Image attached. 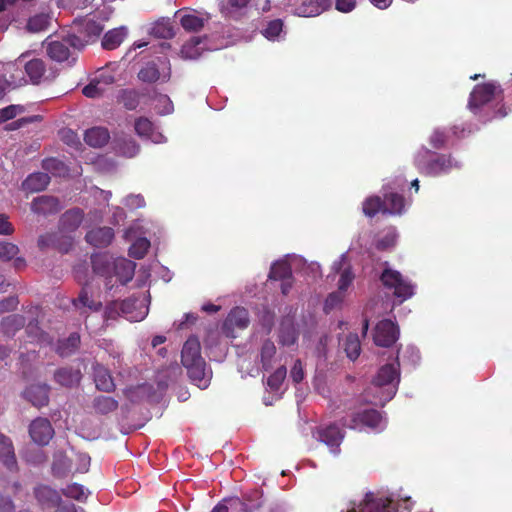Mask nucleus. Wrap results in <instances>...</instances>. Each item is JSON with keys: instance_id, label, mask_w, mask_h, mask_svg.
<instances>
[{"instance_id": "35", "label": "nucleus", "mask_w": 512, "mask_h": 512, "mask_svg": "<svg viewBox=\"0 0 512 512\" xmlns=\"http://www.w3.org/2000/svg\"><path fill=\"white\" fill-rule=\"evenodd\" d=\"M59 201L55 197L41 196L32 203L33 210L37 213H52L58 210Z\"/></svg>"}, {"instance_id": "7", "label": "nucleus", "mask_w": 512, "mask_h": 512, "mask_svg": "<svg viewBox=\"0 0 512 512\" xmlns=\"http://www.w3.org/2000/svg\"><path fill=\"white\" fill-rule=\"evenodd\" d=\"M348 512H399V503L387 497H375L370 493L358 510L352 508Z\"/></svg>"}, {"instance_id": "27", "label": "nucleus", "mask_w": 512, "mask_h": 512, "mask_svg": "<svg viewBox=\"0 0 512 512\" xmlns=\"http://www.w3.org/2000/svg\"><path fill=\"white\" fill-rule=\"evenodd\" d=\"M50 183V176L47 173L37 172L29 175L23 181V189L35 193L44 190Z\"/></svg>"}, {"instance_id": "38", "label": "nucleus", "mask_w": 512, "mask_h": 512, "mask_svg": "<svg viewBox=\"0 0 512 512\" xmlns=\"http://www.w3.org/2000/svg\"><path fill=\"white\" fill-rule=\"evenodd\" d=\"M209 18V15L203 18L195 14H185L181 17L180 23L184 30L188 32H198L204 27L205 21Z\"/></svg>"}, {"instance_id": "48", "label": "nucleus", "mask_w": 512, "mask_h": 512, "mask_svg": "<svg viewBox=\"0 0 512 512\" xmlns=\"http://www.w3.org/2000/svg\"><path fill=\"white\" fill-rule=\"evenodd\" d=\"M287 370L285 366L279 367L273 374L267 379V386L271 391H278L286 377Z\"/></svg>"}, {"instance_id": "39", "label": "nucleus", "mask_w": 512, "mask_h": 512, "mask_svg": "<svg viewBox=\"0 0 512 512\" xmlns=\"http://www.w3.org/2000/svg\"><path fill=\"white\" fill-rule=\"evenodd\" d=\"M292 277L291 267L286 260H279L272 264L269 278L274 280H285Z\"/></svg>"}, {"instance_id": "5", "label": "nucleus", "mask_w": 512, "mask_h": 512, "mask_svg": "<svg viewBox=\"0 0 512 512\" xmlns=\"http://www.w3.org/2000/svg\"><path fill=\"white\" fill-rule=\"evenodd\" d=\"M344 425L350 429L362 430L364 427L383 430L385 421L380 412L375 409H366L351 415V418L344 422Z\"/></svg>"}, {"instance_id": "51", "label": "nucleus", "mask_w": 512, "mask_h": 512, "mask_svg": "<svg viewBox=\"0 0 512 512\" xmlns=\"http://www.w3.org/2000/svg\"><path fill=\"white\" fill-rule=\"evenodd\" d=\"M61 491L64 496L73 498L78 501H81L83 498H85L83 486L77 483L70 484L66 488H63Z\"/></svg>"}, {"instance_id": "15", "label": "nucleus", "mask_w": 512, "mask_h": 512, "mask_svg": "<svg viewBox=\"0 0 512 512\" xmlns=\"http://www.w3.org/2000/svg\"><path fill=\"white\" fill-rule=\"evenodd\" d=\"M49 390L47 384L31 385L25 389L23 395L33 406L41 408L49 403Z\"/></svg>"}, {"instance_id": "12", "label": "nucleus", "mask_w": 512, "mask_h": 512, "mask_svg": "<svg viewBox=\"0 0 512 512\" xmlns=\"http://www.w3.org/2000/svg\"><path fill=\"white\" fill-rule=\"evenodd\" d=\"M316 437L329 446L332 453L338 454L340 452L339 446L344 438V433L337 425L331 424L319 428Z\"/></svg>"}, {"instance_id": "25", "label": "nucleus", "mask_w": 512, "mask_h": 512, "mask_svg": "<svg viewBox=\"0 0 512 512\" xmlns=\"http://www.w3.org/2000/svg\"><path fill=\"white\" fill-rule=\"evenodd\" d=\"M34 496L42 506L51 507L59 504L61 497L59 493L47 485H38L34 488Z\"/></svg>"}, {"instance_id": "19", "label": "nucleus", "mask_w": 512, "mask_h": 512, "mask_svg": "<svg viewBox=\"0 0 512 512\" xmlns=\"http://www.w3.org/2000/svg\"><path fill=\"white\" fill-rule=\"evenodd\" d=\"M0 461L8 470H17V461L12 441L3 434H0Z\"/></svg>"}, {"instance_id": "50", "label": "nucleus", "mask_w": 512, "mask_h": 512, "mask_svg": "<svg viewBox=\"0 0 512 512\" xmlns=\"http://www.w3.org/2000/svg\"><path fill=\"white\" fill-rule=\"evenodd\" d=\"M19 252L17 245L10 242H0V259L3 261H10Z\"/></svg>"}, {"instance_id": "26", "label": "nucleus", "mask_w": 512, "mask_h": 512, "mask_svg": "<svg viewBox=\"0 0 512 512\" xmlns=\"http://www.w3.org/2000/svg\"><path fill=\"white\" fill-rule=\"evenodd\" d=\"M134 129L136 134L144 139L158 142L161 134L155 131L154 124L146 117H139L135 120Z\"/></svg>"}, {"instance_id": "54", "label": "nucleus", "mask_w": 512, "mask_h": 512, "mask_svg": "<svg viewBox=\"0 0 512 512\" xmlns=\"http://www.w3.org/2000/svg\"><path fill=\"white\" fill-rule=\"evenodd\" d=\"M344 298V293L341 291L332 292L328 295L325 300L324 310L326 313H329L331 310L338 307Z\"/></svg>"}, {"instance_id": "29", "label": "nucleus", "mask_w": 512, "mask_h": 512, "mask_svg": "<svg viewBox=\"0 0 512 512\" xmlns=\"http://www.w3.org/2000/svg\"><path fill=\"white\" fill-rule=\"evenodd\" d=\"M384 206V214L400 215L405 208V199L397 193H387L382 200Z\"/></svg>"}, {"instance_id": "61", "label": "nucleus", "mask_w": 512, "mask_h": 512, "mask_svg": "<svg viewBox=\"0 0 512 512\" xmlns=\"http://www.w3.org/2000/svg\"><path fill=\"white\" fill-rule=\"evenodd\" d=\"M356 0H336L335 8L341 13H349L356 7Z\"/></svg>"}, {"instance_id": "2", "label": "nucleus", "mask_w": 512, "mask_h": 512, "mask_svg": "<svg viewBox=\"0 0 512 512\" xmlns=\"http://www.w3.org/2000/svg\"><path fill=\"white\" fill-rule=\"evenodd\" d=\"M400 381L399 362L396 359L393 363L382 366L373 380V388L377 390V397L369 401L375 405H385L396 394Z\"/></svg>"}, {"instance_id": "45", "label": "nucleus", "mask_w": 512, "mask_h": 512, "mask_svg": "<svg viewBox=\"0 0 512 512\" xmlns=\"http://www.w3.org/2000/svg\"><path fill=\"white\" fill-rule=\"evenodd\" d=\"M250 0H229V7H226V16L239 19L245 15Z\"/></svg>"}, {"instance_id": "60", "label": "nucleus", "mask_w": 512, "mask_h": 512, "mask_svg": "<svg viewBox=\"0 0 512 512\" xmlns=\"http://www.w3.org/2000/svg\"><path fill=\"white\" fill-rule=\"evenodd\" d=\"M290 376L295 383H300L304 379L302 362L297 359L291 368Z\"/></svg>"}, {"instance_id": "40", "label": "nucleus", "mask_w": 512, "mask_h": 512, "mask_svg": "<svg viewBox=\"0 0 512 512\" xmlns=\"http://www.w3.org/2000/svg\"><path fill=\"white\" fill-rule=\"evenodd\" d=\"M51 17L46 13L36 14L28 19L27 30L33 33L44 31L50 25Z\"/></svg>"}, {"instance_id": "43", "label": "nucleus", "mask_w": 512, "mask_h": 512, "mask_svg": "<svg viewBox=\"0 0 512 512\" xmlns=\"http://www.w3.org/2000/svg\"><path fill=\"white\" fill-rule=\"evenodd\" d=\"M138 78L146 83H154L159 80L160 72L154 62H148L138 73Z\"/></svg>"}, {"instance_id": "41", "label": "nucleus", "mask_w": 512, "mask_h": 512, "mask_svg": "<svg viewBox=\"0 0 512 512\" xmlns=\"http://www.w3.org/2000/svg\"><path fill=\"white\" fill-rule=\"evenodd\" d=\"M283 26L284 24L281 19L271 20L261 32L270 41L279 40L283 33Z\"/></svg>"}, {"instance_id": "20", "label": "nucleus", "mask_w": 512, "mask_h": 512, "mask_svg": "<svg viewBox=\"0 0 512 512\" xmlns=\"http://www.w3.org/2000/svg\"><path fill=\"white\" fill-rule=\"evenodd\" d=\"M25 72L32 84L38 85L42 81L49 79L46 75V65L44 60L34 58L25 64Z\"/></svg>"}, {"instance_id": "31", "label": "nucleus", "mask_w": 512, "mask_h": 512, "mask_svg": "<svg viewBox=\"0 0 512 512\" xmlns=\"http://www.w3.org/2000/svg\"><path fill=\"white\" fill-rule=\"evenodd\" d=\"M127 36L125 27H118L105 33L102 39V47L106 50H114L118 48Z\"/></svg>"}, {"instance_id": "46", "label": "nucleus", "mask_w": 512, "mask_h": 512, "mask_svg": "<svg viewBox=\"0 0 512 512\" xmlns=\"http://www.w3.org/2000/svg\"><path fill=\"white\" fill-rule=\"evenodd\" d=\"M150 248V241L146 238H138L129 248L128 254L134 259H142Z\"/></svg>"}, {"instance_id": "22", "label": "nucleus", "mask_w": 512, "mask_h": 512, "mask_svg": "<svg viewBox=\"0 0 512 512\" xmlns=\"http://www.w3.org/2000/svg\"><path fill=\"white\" fill-rule=\"evenodd\" d=\"M83 218L84 212L80 208L69 209L60 217L59 226L63 231L73 232L81 225Z\"/></svg>"}, {"instance_id": "9", "label": "nucleus", "mask_w": 512, "mask_h": 512, "mask_svg": "<svg viewBox=\"0 0 512 512\" xmlns=\"http://www.w3.org/2000/svg\"><path fill=\"white\" fill-rule=\"evenodd\" d=\"M399 330L394 322L385 319L380 321L374 332V342L378 346L390 347L398 339Z\"/></svg>"}, {"instance_id": "34", "label": "nucleus", "mask_w": 512, "mask_h": 512, "mask_svg": "<svg viewBox=\"0 0 512 512\" xmlns=\"http://www.w3.org/2000/svg\"><path fill=\"white\" fill-rule=\"evenodd\" d=\"M141 93L135 89H122L117 95V102L127 110H135L140 104Z\"/></svg>"}, {"instance_id": "33", "label": "nucleus", "mask_w": 512, "mask_h": 512, "mask_svg": "<svg viewBox=\"0 0 512 512\" xmlns=\"http://www.w3.org/2000/svg\"><path fill=\"white\" fill-rule=\"evenodd\" d=\"M118 401L110 396L99 395L93 399L92 407L96 413L109 414L118 409Z\"/></svg>"}, {"instance_id": "11", "label": "nucleus", "mask_w": 512, "mask_h": 512, "mask_svg": "<svg viewBox=\"0 0 512 512\" xmlns=\"http://www.w3.org/2000/svg\"><path fill=\"white\" fill-rule=\"evenodd\" d=\"M77 42H79V39L74 35L63 39L62 41H50L46 45L47 55L56 62L66 61L70 56L69 46L75 47Z\"/></svg>"}, {"instance_id": "28", "label": "nucleus", "mask_w": 512, "mask_h": 512, "mask_svg": "<svg viewBox=\"0 0 512 512\" xmlns=\"http://www.w3.org/2000/svg\"><path fill=\"white\" fill-rule=\"evenodd\" d=\"M339 345L350 360L354 361L359 357L361 344L356 333H349L344 338H340Z\"/></svg>"}, {"instance_id": "62", "label": "nucleus", "mask_w": 512, "mask_h": 512, "mask_svg": "<svg viewBox=\"0 0 512 512\" xmlns=\"http://www.w3.org/2000/svg\"><path fill=\"white\" fill-rule=\"evenodd\" d=\"M18 112V106L10 105L3 109H0V122H6L16 117Z\"/></svg>"}, {"instance_id": "4", "label": "nucleus", "mask_w": 512, "mask_h": 512, "mask_svg": "<svg viewBox=\"0 0 512 512\" xmlns=\"http://www.w3.org/2000/svg\"><path fill=\"white\" fill-rule=\"evenodd\" d=\"M380 279L386 288L394 290V295L401 298V301L414 294V286L396 270L385 269Z\"/></svg>"}, {"instance_id": "23", "label": "nucleus", "mask_w": 512, "mask_h": 512, "mask_svg": "<svg viewBox=\"0 0 512 512\" xmlns=\"http://www.w3.org/2000/svg\"><path fill=\"white\" fill-rule=\"evenodd\" d=\"M94 381L96 388L104 392H112L115 390V383L110 371L103 365L97 364L93 369Z\"/></svg>"}, {"instance_id": "56", "label": "nucleus", "mask_w": 512, "mask_h": 512, "mask_svg": "<svg viewBox=\"0 0 512 512\" xmlns=\"http://www.w3.org/2000/svg\"><path fill=\"white\" fill-rule=\"evenodd\" d=\"M103 91L104 90L100 87V82L98 80L91 81L82 89L83 95L88 98H98L102 96Z\"/></svg>"}, {"instance_id": "8", "label": "nucleus", "mask_w": 512, "mask_h": 512, "mask_svg": "<svg viewBox=\"0 0 512 512\" xmlns=\"http://www.w3.org/2000/svg\"><path fill=\"white\" fill-rule=\"evenodd\" d=\"M29 435L34 443L45 446L54 436V429L47 418L38 417L29 426Z\"/></svg>"}, {"instance_id": "53", "label": "nucleus", "mask_w": 512, "mask_h": 512, "mask_svg": "<svg viewBox=\"0 0 512 512\" xmlns=\"http://www.w3.org/2000/svg\"><path fill=\"white\" fill-rule=\"evenodd\" d=\"M42 167L44 170L54 175H60L65 168L64 163L56 158H48L43 160Z\"/></svg>"}, {"instance_id": "14", "label": "nucleus", "mask_w": 512, "mask_h": 512, "mask_svg": "<svg viewBox=\"0 0 512 512\" xmlns=\"http://www.w3.org/2000/svg\"><path fill=\"white\" fill-rule=\"evenodd\" d=\"M333 0H306L295 8V15L300 17H315L328 10Z\"/></svg>"}, {"instance_id": "44", "label": "nucleus", "mask_w": 512, "mask_h": 512, "mask_svg": "<svg viewBox=\"0 0 512 512\" xmlns=\"http://www.w3.org/2000/svg\"><path fill=\"white\" fill-rule=\"evenodd\" d=\"M363 213L368 217L375 216L378 212L384 214V206L382 199L378 196L367 198L363 203Z\"/></svg>"}, {"instance_id": "21", "label": "nucleus", "mask_w": 512, "mask_h": 512, "mask_svg": "<svg viewBox=\"0 0 512 512\" xmlns=\"http://www.w3.org/2000/svg\"><path fill=\"white\" fill-rule=\"evenodd\" d=\"M82 374L79 369L62 367L55 371L54 380L59 385L71 388L79 384Z\"/></svg>"}, {"instance_id": "59", "label": "nucleus", "mask_w": 512, "mask_h": 512, "mask_svg": "<svg viewBox=\"0 0 512 512\" xmlns=\"http://www.w3.org/2000/svg\"><path fill=\"white\" fill-rule=\"evenodd\" d=\"M57 240V234L56 233H45L43 235H40L37 241L38 247L40 249H46L49 247H54Z\"/></svg>"}, {"instance_id": "10", "label": "nucleus", "mask_w": 512, "mask_h": 512, "mask_svg": "<svg viewBox=\"0 0 512 512\" xmlns=\"http://www.w3.org/2000/svg\"><path fill=\"white\" fill-rule=\"evenodd\" d=\"M498 88L499 87L494 83L476 85L470 94L468 108L471 111H475L487 104L494 98Z\"/></svg>"}, {"instance_id": "13", "label": "nucleus", "mask_w": 512, "mask_h": 512, "mask_svg": "<svg viewBox=\"0 0 512 512\" xmlns=\"http://www.w3.org/2000/svg\"><path fill=\"white\" fill-rule=\"evenodd\" d=\"M136 263L126 258H117L114 260L112 275L114 282L126 285L135 274Z\"/></svg>"}, {"instance_id": "3", "label": "nucleus", "mask_w": 512, "mask_h": 512, "mask_svg": "<svg viewBox=\"0 0 512 512\" xmlns=\"http://www.w3.org/2000/svg\"><path fill=\"white\" fill-rule=\"evenodd\" d=\"M415 165L420 173L428 176H438L447 173L452 167L451 157L438 155L428 149H423L415 158Z\"/></svg>"}, {"instance_id": "24", "label": "nucleus", "mask_w": 512, "mask_h": 512, "mask_svg": "<svg viewBox=\"0 0 512 512\" xmlns=\"http://www.w3.org/2000/svg\"><path fill=\"white\" fill-rule=\"evenodd\" d=\"M26 323V319L20 314H11L3 317L0 323V331L7 337H13L21 330Z\"/></svg>"}, {"instance_id": "55", "label": "nucleus", "mask_w": 512, "mask_h": 512, "mask_svg": "<svg viewBox=\"0 0 512 512\" xmlns=\"http://www.w3.org/2000/svg\"><path fill=\"white\" fill-rule=\"evenodd\" d=\"M120 149L125 156L131 158L139 153L140 146L134 139L129 138L122 142Z\"/></svg>"}, {"instance_id": "18", "label": "nucleus", "mask_w": 512, "mask_h": 512, "mask_svg": "<svg viewBox=\"0 0 512 512\" xmlns=\"http://www.w3.org/2000/svg\"><path fill=\"white\" fill-rule=\"evenodd\" d=\"M114 231L110 227H99L86 233L85 240L94 247L104 248L111 244Z\"/></svg>"}, {"instance_id": "30", "label": "nucleus", "mask_w": 512, "mask_h": 512, "mask_svg": "<svg viewBox=\"0 0 512 512\" xmlns=\"http://www.w3.org/2000/svg\"><path fill=\"white\" fill-rule=\"evenodd\" d=\"M110 138L109 132L103 127H93L86 130L84 141L91 147H102Z\"/></svg>"}, {"instance_id": "16", "label": "nucleus", "mask_w": 512, "mask_h": 512, "mask_svg": "<svg viewBox=\"0 0 512 512\" xmlns=\"http://www.w3.org/2000/svg\"><path fill=\"white\" fill-rule=\"evenodd\" d=\"M249 324L248 311L243 307L232 309L226 316V338L235 337L232 328L244 329Z\"/></svg>"}, {"instance_id": "37", "label": "nucleus", "mask_w": 512, "mask_h": 512, "mask_svg": "<svg viewBox=\"0 0 512 512\" xmlns=\"http://www.w3.org/2000/svg\"><path fill=\"white\" fill-rule=\"evenodd\" d=\"M202 43L199 37H192L190 40L185 42L180 50V55L183 59L193 60L198 58L201 55L202 47L200 44Z\"/></svg>"}, {"instance_id": "64", "label": "nucleus", "mask_w": 512, "mask_h": 512, "mask_svg": "<svg viewBox=\"0 0 512 512\" xmlns=\"http://www.w3.org/2000/svg\"><path fill=\"white\" fill-rule=\"evenodd\" d=\"M0 512H15V505L12 499L0 492Z\"/></svg>"}, {"instance_id": "58", "label": "nucleus", "mask_w": 512, "mask_h": 512, "mask_svg": "<svg viewBox=\"0 0 512 512\" xmlns=\"http://www.w3.org/2000/svg\"><path fill=\"white\" fill-rule=\"evenodd\" d=\"M19 300L17 296H9L0 301V314L11 312L17 309Z\"/></svg>"}, {"instance_id": "1", "label": "nucleus", "mask_w": 512, "mask_h": 512, "mask_svg": "<svg viewBox=\"0 0 512 512\" xmlns=\"http://www.w3.org/2000/svg\"><path fill=\"white\" fill-rule=\"evenodd\" d=\"M181 362L193 384L200 389L208 387L210 375L206 371V363L201 356V346L197 337L191 336L184 343Z\"/></svg>"}, {"instance_id": "49", "label": "nucleus", "mask_w": 512, "mask_h": 512, "mask_svg": "<svg viewBox=\"0 0 512 512\" xmlns=\"http://www.w3.org/2000/svg\"><path fill=\"white\" fill-rule=\"evenodd\" d=\"M73 303L75 306L81 305L83 307H88L93 311H99L102 307L101 302L90 299L88 292L85 288L81 290L78 298L74 300Z\"/></svg>"}, {"instance_id": "57", "label": "nucleus", "mask_w": 512, "mask_h": 512, "mask_svg": "<svg viewBox=\"0 0 512 512\" xmlns=\"http://www.w3.org/2000/svg\"><path fill=\"white\" fill-rule=\"evenodd\" d=\"M447 140V134L444 130L441 129H435L432 135L430 136V144L435 149L442 148Z\"/></svg>"}, {"instance_id": "36", "label": "nucleus", "mask_w": 512, "mask_h": 512, "mask_svg": "<svg viewBox=\"0 0 512 512\" xmlns=\"http://www.w3.org/2000/svg\"><path fill=\"white\" fill-rule=\"evenodd\" d=\"M136 303L137 299L135 298H127L120 303L113 302L106 307L105 313L108 318H114L117 314V309H119L122 314L128 315L135 308Z\"/></svg>"}, {"instance_id": "52", "label": "nucleus", "mask_w": 512, "mask_h": 512, "mask_svg": "<svg viewBox=\"0 0 512 512\" xmlns=\"http://www.w3.org/2000/svg\"><path fill=\"white\" fill-rule=\"evenodd\" d=\"M397 240V233L395 230H389L382 238L377 240L376 248L378 250H388L392 248Z\"/></svg>"}, {"instance_id": "17", "label": "nucleus", "mask_w": 512, "mask_h": 512, "mask_svg": "<svg viewBox=\"0 0 512 512\" xmlns=\"http://www.w3.org/2000/svg\"><path fill=\"white\" fill-rule=\"evenodd\" d=\"M347 264V254L343 253L337 261L333 263L332 269L335 273L340 274V279L338 281V290L341 292H345L347 288L352 284L354 280V274L352 273L350 266H346Z\"/></svg>"}, {"instance_id": "6", "label": "nucleus", "mask_w": 512, "mask_h": 512, "mask_svg": "<svg viewBox=\"0 0 512 512\" xmlns=\"http://www.w3.org/2000/svg\"><path fill=\"white\" fill-rule=\"evenodd\" d=\"M114 260L108 253H97L91 256L93 272L105 279L104 285L107 290L116 286L112 275Z\"/></svg>"}, {"instance_id": "63", "label": "nucleus", "mask_w": 512, "mask_h": 512, "mask_svg": "<svg viewBox=\"0 0 512 512\" xmlns=\"http://www.w3.org/2000/svg\"><path fill=\"white\" fill-rule=\"evenodd\" d=\"M61 134H62V140L69 146L77 147L78 145H80V141L77 137V134L74 133L72 130H70V129L63 130Z\"/></svg>"}, {"instance_id": "32", "label": "nucleus", "mask_w": 512, "mask_h": 512, "mask_svg": "<svg viewBox=\"0 0 512 512\" xmlns=\"http://www.w3.org/2000/svg\"><path fill=\"white\" fill-rule=\"evenodd\" d=\"M80 342V335L76 332L71 333L66 339L58 342L56 352L61 357L70 356L78 349Z\"/></svg>"}, {"instance_id": "47", "label": "nucleus", "mask_w": 512, "mask_h": 512, "mask_svg": "<svg viewBox=\"0 0 512 512\" xmlns=\"http://www.w3.org/2000/svg\"><path fill=\"white\" fill-rule=\"evenodd\" d=\"M276 353V347L273 342L267 340L261 347V362L265 370L271 368V360Z\"/></svg>"}, {"instance_id": "42", "label": "nucleus", "mask_w": 512, "mask_h": 512, "mask_svg": "<svg viewBox=\"0 0 512 512\" xmlns=\"http://www.w3.org/2000/svg\"><path fill=\"white\" fill-rule=\"evenodd\" d=\"M150 34L156 38L169 39L173 37L174 32L173 27L171 26L169 21L160 20L152 25L150 29Z\"/></svg>"}]
</instances>
